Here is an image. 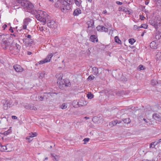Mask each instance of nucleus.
Returning a JSON list of instances; mask_svg holds the SVG:
<instances>
[{
	"instance_id": "f257e3e1",
	"label": "nucleus",
	"mask_w": 161,
	"mask_h": 161,
	"mask_svg": "<svg viewBox=\"0 0 161 161\" xmlns=\"http://www.w3.org/2000/svg\"><path fill=\"white\" fill-rule=\"evenodd\" d=\"M74 0H63L61 2L60 8L63 12L71 9V5L74 3Z\"/></svg>"
},
{
	"instance_id": "f03ea898",
	"label": "nucleus",
	"mask_w": 161,
	"mask_h": 161,
	"mask_svg": "<svg viewBox=\"0 0 161 161\" xmlns=\"http://www.w3.org/2000/svg\"><path fill=\"white\" fill-rule=\"evenodd\" d=\"M22 6L24 8H26L27 12L32 14H35L36 11L34 9V6L31 3L28 1L25 0L22 3Z\"/></svg>"
},
{
	"instance_id": "7ed1b4c3",
	"label": "nucleus",
	"mask_w": 161,
	"mask_h": 161,
	"mask_svg": "<svg viewBox=\"0 0 161 161\" xmlns=\"http://www.w3.org/2000/svg\"><path fill=\"white\" fill-rule=\"evenodd\" d=\"M47 16L46 13L42 11H39L37 14L36 15V18L38 20L41 21L42 22V24L43 25H44L46 23Z\"/></svg>"
},
{
	"instance_id": "20e7f679",
	"label": "nucleus",
	"mask_w": 161,
	"mask_h": 161,
	"mask_svg": "<svg viewBox=\"0 0 161 161\" xmlns=\"http://www.w3.org/2000/svg\"><path fill=\"white\" fill-rule=\"evenodd\" d=\"M2 102L3 103V108L4 110H7L12 106V102L10 99H5L3 100Z\"/></svg>"
},
{
	"instance_id": "39448f33",
	"label": "nucleus",
	"mask_w": 161,
	"mask_h": 161,
	"mask_svg": "<svg viewBox=\"0 0 161 161\" xmlns=\"http://www.w3.org/2000/svg\"><path fill=\"white\" fill-rule=\"evenodd\" d=\"M86 24L88 25L87 32L89 33H91L94 28V21L93 20L91 19L87 22Z\"/></svg>"
},
{
	"instance_id": "423d86ee",
	"label": "nucleus",
	"mask_w": 161,
	"mask_h": 161,
	"mask_svg": "<svg viewBox=\"0 0 161 161\" xmlns=\"http://www.w3.org/2000/svg\"><path fill=\"white\" fill-rule=\"evenodd\" d=\"M149 23L156 29L161 26V20L159 19L151 20L149 21Z\"/></svg>"
},
{
	"instance_id": "0eeeda50",
	"label": "nucleus",
	"mask_w": 161,
	"mask_h": 161,
	"mask_svg": "<svg viewBox=\"0 0 161 161\" xmlns=\"http://www.w3.org/2000/svg\"><path fill=\"white\" fill-rule=\"evenodd\" d=\"M2 47L4 49H6L9 47L10 43L7 38H3L1 43Z\"/></svg>"
},
{
	"instance_id": "6e6552de",
	"label": "nucleus",
	"mask_w": 161,
	"mask_h": 161,
	"mask_svg": "<svg viewBox=\"0 0 161 161\" xmlns=\"http://www.w3.org/2000/svg\"><path fill=\"white\" fill-rule=\"evenodd\" d=\"M47 24L48 26L52 28L55 29L57 27V23L53 20H48Z\"/></svg>"
},
{
	"instance_id": "1a4fd4ad",
	"label": "nucleus",
	"mask_w": 161,
	"mask_h": 161,
	"mask_svg": "<svg viewBox=\"0 0 161 161\" xmlns=\"http://www.w3.org/2000/svg\"><path fill=\"white\" fill-rule=\"evenodd\" d=\"M31 19L29 18H27L23 20V29H26L27 26L31 22Z\"/></svg>"
},
{
	"instance_id": "9d476101",
	"label": "nucleus",
	"mask_w": 161,
	"mask_h": 161,
	"mask_svg": "<svg viewBox=\"0 0 161 161\" xmlns=\"http://www.w3.org/2000/svg\"><path fill=\"white\" fill-rule=\"evenodd\" d=\"M24 43L27 46H30L31 44H32L33 42V41L31 39H28L27 38H24L23 39Z\"/></svg>"
},
{
	"instance_id": "9b49d317",
	"label": "nucleus",
	"mask_w": 161,
	"mask_h": 161,
	"mask_svg": "<svg viewBox=\"0 0 161 161\" xmlns=\"http://www.w3.org/2000/svg\"><path fill=\"white\" fill-rule=\"evenodd\" d=\"M44 97H42V96H38V97L36 96V95L34 94L33 95H32L31 96V98L34 101H42L44 99Z\"/></svg>"
},
{
	"instance_id": "f8f14e48",
	"label": "nucleus",
	"mask_w": 161,
	"mask_h": 161,
	"mask_svg": "<svg viewBox=\"0 0 161 161\" xmlns=\"http://www.w3.org/2000/svg\"><path fill=\"white\" fill-rule=\"evenodd\" d=\"M97 29L99 31L105 32L108 31V29L103 26L98 25L97 26Z\"/></svg>"
},
{
	"instance_id": "ddd939ff",
	"label": "nucleus",
	"mask_w": 161,
	"mask_h": 161,
	"mask_svg": "<svg viewBox=\"0 0 161 161\" xmlns=\"http://www.w3.org/2000/svg\"><path fill=\"white\" fill-rule=\"evenodd\" d=\"M10 147V145L9 144H7L6 146H3L2 145H0V149L1 151H6L7 152H10V150L8 149V148Z\"/></svg>"
},
{
	"instance_id": "4468645a",
	"label": "nucleus",
	"mask_w": 161,
	"mask_h": 161,
	"mask_svg": "<svg viewBox=\"0 0 161 161\" xmlns=\"http://www.w3.org/2000/svg\"><path fill=\"white\" fill-rule=\"evenodd\" d=\"M13 68L17 72H22L24 71V69L19 65H16L13 66Z\"/></svg>"
},
{
	"instance_id": "2eb2a0df",
	"label": "nucleus",
	"mask_w": 161,
	"mask_h": 161,
	"mask_svg": "<svg viewBox=\"0 0 161 161\" xmlns=\"http://www.w3.org/2000/svg\"><path fill=\"white\" fill-rule=\"evenodd\" d=\"M121 121L120 120H114V121L110 122L109 123V125L111 127H112L116 125L117 124H119L121 123Z\"/></svg>"
},
{
	"instance_id": "dca6fc26",
	"label": "nucleus",
	"mask_w": 161,
	"mask_h": 161,
	"mask_svg": "<svg viewBox=\"0 0 161 161\" xmlns=\"http://www.w3.org/2000/svg\"><path fill=\"white\" fill-rule=\"evenodd\" d=\"M153 118L155 120L158 121H161V117L157 114H153Z\"/></svg>"
},
{
	"instance_id": "f3484780",
	"label": "nucleus",
	"mask_w": 161,
	"mask_h": 161,
	"mask_svg": "<svg viewBox=\"0 0 161 161\" xmlns=\"http://www.w3.org/2000/svg\"><path fill=\"white\" fill-rule=\"evenodd\" d=\"M53 55V54L52 53H50L49 54L47 57L46 58L44 59L46 63L50 62Z\"/></svg>"
},
{
	"instance_id": "a211bd4d",
	"label": "nucleus",
	"mask_w": 161,
	"mask_h": 161,
	"mask_svg": "<svg viewBox=\"0 0 161 161\" xmlns=\"http://www.w3.org/2000/svg\"><path fill=\"white\" fill-rule=\"evenodd\" d=\"M81 10L79 8H77L75 9L73 12V15L74 16H77L81 14Z\"/></svg>"
},
{
	"instance_id": "6ab92c4d",
	"label": "nucleus",
	"mask_w": 161,
	"mask_h": 161,
	"mask_svg": "<svg viewBox=\"0 0 161 161\" xmlns=\"http://www.w3.org/2000/svg\"><path fill=\"white\" fill-rule=\"evenodd\" d=\"M51 157L53 158V160L58 161L60 158L59 156L57 155L51 153Z\"/></svg>"
},
{
	"instance_id": "aec40b11",
	"label": "nucleus",
	"mask_w": 161,
	"mask_h": 161,
	"mask_svg": "<svg viewBox=\"0 0 161 161\" xmlns=\"http://www.w3.org/2000/svg\"><path fill=\"white\" fill-rule=\"evenodd\" d=\"M150 47L151 48L153 49H156L157 48L158 44L155 41L152 42L150 44Z\"/></svg>"
},
{
	"instance_id": "412c9836",
	"label": "nucleus",
	"mask_w": 161,
	"mask_h": 161,
	"mask_svg": "<svg viewBox=\"0 0 161 161\" xmlns=\"http://www.w3.org/2000/svg\"><path fill=\"white\" fill-rule=\"evenodd\" d=\"M90 39L91 41L93 42H97L98 40L96 36L94 35H92L90 36Z\"/></svg>"
},
{
	"instance_id": "4be33fe9",
	"label": "nucleus",
	"mask_w": 161,
	"mask_h": 161,
	"mask_svg": "<svg viewBox=\"0 0 161 161\" xmlns=\"http://www.w3.org/2000/svg\"><path fill=\"white\" fill-rule=\"evenodd\" d=\"M14 49H15L16 52L18 53L19 52L21 48V46L19 44L16 43L14 46Z\"/></svg>"
},
{
	"instance_id": "5701e85b",
	"label": "nucleus",
	"mask_w": 161,
	"mask_h": 161,
	"mask_svg": "<svg viewBox=\"0 0 161 161\" xmlns=\"http://www.w3.org/2000/svg\"><path fill=\"white\" fill-rule=\"evenodd\" d=\"M92 73L95 75H97L98 73V69L97 67H94L92 69Z\"/></svg>"
},
{
	"instance_id": "b1692460",
	"label": "nucleus",
	"mask_w": 161,
	"mask_h": 161,
	"mask_svg": "<svg viewBox=\"0 0 161 161\" xmlns=\"http://www.w3.org/2000/svg\"><path fill=\"white\" fill-rule=\"evenodd\" d=\"M56 77L58 78V82H59V83H60V82H59V81H60L62 80V75L61 74H57L56 75Z\"/></svg>"
},
{
	"instance_id": "393cba45",
	"label": "nucleus",
	"mask_w": 161,
	"mask_h": 161,
	"mask_svg": "<svg viewBox=\"0 0 161 161\" xmlns=\"http://www.w3.org/2000/svg\"><path fill=\"white\" fill-rule=\"evenodd\" d=\"M39 74V77L41 79H42L44 78L45 75H46V72L44 71L40 72Z\"/></svg>"
},
{
	"instance_id": "a878e982",
	"label": "nucleus",
	"mask_w": 161,
	"mask_h": 161,
	"mask_svg": "<svg viewBox=\"0 0 161 161\" xmlns=\"http://www.w3.org/2000/svg\"><path fill=\"white\" fill-rule=\"evenodd\" d=\"M155 38L157 40L161 39V33L159 32L157 33L155 36Z\"/></svg>"
},
{
	"instance_id": "bb28decb",
	"label": "nucleus",
	"mask_w": 161,
	"mask_h": 161,
	"mask_svg": "<svg viewBox=\"0 0 161 161\" xmlns=\"http://www.w3.org/2000/svg\"><path fill=\"white\" fill-rule=\"evenodd\" d=\"M123 121L125 123L127 124H129L130 122V120L129 118H125L123 120Z\"/></svg>"
},
{
	"instance_id": "cd10ccee",
	"label": "nucleus",
	"mask_w": 161,
	"mask_h": 161,
	"mask_svg": "<svg viewBox=\"0 0 161 161\" xmlns=\"http://www.w3.org/2000/svg\"><path fill=\"white\" fill-rule=\"evenodd\" d=\"M160 142H161V139H160L158 141H157L155 142H152L151 143H150V147H152L151 145H152V144H155V145H157Z\"/></svg>"
},
{
	"instance_id": "c85d7f7f",
	"label": "nucleus",
	"mask_w": 161,
	"mask_h": 161,
	"mask_svg": "<svg viewBox=\"0 0 161 161\" xmlns=\"http://www.w3.org/2000/svg\"><path fill=\"white\" fill-rule=\"evenodd\" d=\"M115 41V42L120 44L121 43V41L119 40V38L117 36H116L114 37Z\"/></svg>"
},
{
	"instance_id": "c756f323",
	"label": "nucleus",
	"mask_w": 161,
	"mask_h": 161,
	"mask_svg": "<svg viewBox=\"0 0 161 161\" xmlns=\"http://www.w3.org/2000/svg\"><path fill=\"white\" fill-rule=\"evenodd\" d=\"M80 1H78L77 0H75V3L76 5L78 6L79 7L80 6V4H81L82 3V1L81 0H80Z\"/></svg>"
},
{
	"instance_id": "7c9ffc66",
	"label": "nucleus",
	"mask_w": 161,
	"mask_h": 161,
	"mask_svg": "<svg viewBox=\"0 0 161 161\" xmlns=\"http://www.w3.org/2000/svg\"><path fill=\"white\" fill-rule=\"evenodd\" d=\"M29 136L31 137H33L36 136L37 135V134L36 132H31L29 134Z\"/></svg>"
},
{
	"instance_id": "2f4dec72",
	"label": "nucleus",
	"mask_w": 161,
	"mask_h": 161,
	"mask_svg": "<svg viewBox=\"0 0 161 161\" xmlns=\"http://www.w3.org/2000/svg\"><path fill=\"white\" fill-rule=\"evenodd\" d=\"M158 83V82L155 79L152 80L151 82V84L152 85L154 86L156 85Z\"/></svg>"
},
{
	"instance_id": "473e14b6",
	"label": "nucleus",
	"mask_w": 161,
	"mask_h": 161,
	"mask_svg": "<svg viewBox=\"0 0 161 161\" xmlns=\"http://www.w3.org/2000/svg\"><path fill=\"white\" fill-rule=\"evenodd\" d=\"M30 109L34 110H36L37 108L33 104H30Z\"/></svg>"
},
{
	"instance_id": "72a5a7b5",
	"label": "nucleus",
	"mask_w": 161,
	"mask_h": 161,
	"mask_svg": "<svg viewBox=\"0 0 161 161\" xmlns=\"http://www.w3.org/2000/svg\"><path fill=\"white\" fill-rule=\"evenodd\" d=\"M156 58L157 60L161 59V53H158L156 55Z\"/></svg>"
},
{
	"instance_id": "f704fd0d",
	"label": "nucleus",
	"mask_w": 161,
	"mask_h": 161,
	"mask_svg": "<svg viewBox=\"0 0 161 161\" xmlns=\"http://www.w3.org/2000/svg\"><path fill=\"white\" fill-rule=\"evenodd\" d=\"M87 97L88 99H91L93 98V95L91 92H89L87 95Z\"/></svg>"
},
{
	"instance_id": "c9c22d12",
	"label": "nucleus",
	"mask_w": 161,
	"mask_h": 161,
	"mask_svg": "<svg viewBox=\"0 0 161 161\" xmlns=\"http://www.w3.org/2000/svg\"><path fill=\"white\" fill-rule=\"evenodd\" d=\"M135 42V40L133 38H131L129 40V42L131 45L133 44Z\"/></svg>"
},
{
	"instance_id": "e433bc0d",
	"label": "nucleus",
	"mask_w": 161,
	"mask_h": 161,
	"mask_svg": "<svg viewBox=\"0 0 161 161\" xmlns=\"http://www.w3.org/2000/svg\"><path fill=\"white\" fill-rule=\"evenodd\" d=\"M46 62H45V61L44 59L43 60H42L38 62L36 64V65H37L38 64H43L45 63Z\"/></svg>"
},
{
	"instance_id": "4c0bfd02",
	"label": "nucleus",
	"mask_w": 161,
	"mask_h": 161,
	"mask_svg": "<svg viewBox=\"0 0 161 161\" xmlns=\"http://www.w3.org/2000/svg\"><path fill=\"white\" fill-rule=\"evenodd\" d=\"M11 127H10L9 129L7 131H6L4 132V134L5 135H7L11 132V130L10 129Z\"/></svg>"
},
{
	"instance_id": "58836bf2",
	"label": "nucleus",
	"mask_w": 161,
	"mask_h": 161,
	"mask_svg": "<svg viewBox=\"0 0 161 161\" xmlns=\"http://www.w3.org/2000/svg\"><path fill=\"white\" fill-rule=\"evenodd\" d=\"M67 104L66 103H64L62 104V105L61 106V108L62 109H65L67 108Z\"/></svg>"
},
{
	"instance_id": "ea45409f",
	"label": "nucleus",
	"mask_w": 161,
	"mask_h": 161,
	"mask_svg": "<svg viewBox=\"0 0 161 161\" xmlns=\"http://www.w3.org/2000/svg\"><path fill=\"white\" fill-rule=\"evenodd\" d=\"M94 78L95 77L93 75H91L89 76L87 78V80H91L94 79Z\"/></svg>"
},
{
	"instance_id": "a19ab883",
	"label": "nucleus",
	"mask_w": 161,
	"mask_h": 161,
	"mask_svg": "<svg viewBox=\"0 0 161 161\" xmlns=\"http://www.w3.org/2000/svg\"><path fill=\"white\" fill-rule=\"evenodd\" d=\"M140 28H143L144 29H147V25L146 24H142L140 26Z\"/></svg>"
},
{
	"instance_id": "79ce46f5",
	"label": "nucleus",
	"mask_w": 161,
	"mask_h": 161,
	"mask_svg": "<svg viewBox=\"0 0 161 161\" xmlns=\"http://www.w3.org/2000/svg\"><path fill=\"white\" fill-rule=\"evenodd\" d=\"M16 2L18 3H20L22 6V3L23 2H25V0H15Z\"/></svg>"
},
{
	"instance_id": "37998d69",
	"label": "nucleus",
	"mask_w": 161,
	"mask_h": 161,
	"mask_svg": "<svg viewBox=\"0 0 161 161\" xmlns=\"http://www.w3.org/2000/svg\"><path fill=\"white\" fill-rule=\"evenodd\" d=\"M139 29H140V26H138L136 25H134L133 26V29L134 30H136L137 29L138 30H139Z\"/></svg>"
},
{
	"instance_id": "c03bdc74",
	"label": "nucleus",
	"mask_w": 161,
	"mask_h": 161,
	"mask_svg": "<svg viewBox=\"0 0 161 161\" xmlns=\"http://www.w3.org/2000/svg\"><path fill=\"white\" fill-rule=\"evenodd\" d=\"M89 139L88 138H85L83 140V141L84 142V144H86V142H88L89 141Z\"/></svg>"
},
{
	"instance_id": "a18cd8bd",
	"label": "nucleus",
	"mask_w": 161,
	"mask_h": 161,
	"mask_svg": "<svg viewBox=\"0 0 161 161\" xmlns=\"http://www.w3.org/2000/svg\"><path fill=\"white\" fill-rule=\"evenodd\" d=\"M25 37L29 38V39H31V36L30 35H27L26 34H25Z\"/></svg>"
},
{
	"instance_id": "49530a36",
	"label": "nucleus",
	"mask_w": 161,
	"mask_h": 161,
	"mask_svg": "<svg viewBox=\"0 0 161 161\" xmlns=\"http://www.w3.org/2000/svg\"><path fill=\"white\" fill-rule=\"evenodd\" d=\"M39 30L41 31H45L44 28L43 26H40L39 27Z\"/></svg>"
},
{
	"instance_id": "de8ad7c7",
	"label": "nucleus",
	"mask_w": 161,
	"mask_h": 161,
	"mask_svg": "<svg viewBox=\"0 0 161 161\" xmlns=\"http://www.w3.org/2000/svg\"><path fill=\"white\" fill-rule=\"evenodd\" d=\"M144 66H143L142 65H140L139 66V69L140 70H142V69H144Z\"/></svg>"
},
{
	"instance_id": "09e8293b",
	"label": "nucleus",
	"mask_w": 161,
	"mask_h": 161,
	"mask_svg": "<svg viewBox=\"0 0 161 161\" xmlns=\"http://www.w3.org/2000/svg\"><path fill=\"white\" fill-rule=\"evenodd\" d=\"M144 18H145V17H144V16L143 15H141L140 16V19L141 20H143Z\"/></svg>"
},
{
	"instance_id": "8fccbe9b",
	"label": "nucleus",
	"mask_w": 161,
	"mask_h": 161,
	"mask_svg": "<svg viewBox=\"0 0 161 161\" xmlns=\"http://www.w3.org/2000/svg\"><path fill=\"white\" fill-rule=\"evenodd\" d=\"M30 105H26L25 106V108L27 109H30Z\"/></svg>"
},
{
	"instance_id": "3c124183",
	"label": "nucleus",
	"mask_w": 161,
	"mask_h": 161,
	"mask_svg": "<svg viewBox=\"0 0 161 161\" xmlns=\"http://www.w3.org/2000/svg\"><path fill=\"white\" fill-rule=\"evenodd\" d=\"M116 3L118 5H122V3L121 2L119 1H117L116 2Z\"/></svg>"
},
{
	"instance_id": "603ef678",
	"label": "nucleus",
	"mask_w": 161,
	"mask_h": 161,
	"mask_svg": "<svg viewBox=\"0 0 161 161\" xmlns=\"http://www.w3.org/2000/svg\"><path fill=\"white\" fill-rule=\"evenodd\" d=\"M9 30L10 31V32L11 33H13L14 32L13 30L12 27H10V28L9 29Z\"/></svg>"
},
{
	"instance_id": "864d4df0",
	"label": "nucleus",
	"mask_w": 161,
	"mask_h": 161,
	"mask_svg": "<svg viewBox=\"0 0 161 161\" xmlns=\"http://www.w3.org/2000/svg\"><path fill=\"white\" fill-rule=\"evenodd\" d=\"M7 27V25L6 24H4L2 26V28H3V29L4 30L5 28Z\"/></svg>"
},
{
	"instance_id": "5fc2aeb1",
	"label": "nucleus",
	"mask_w": 161,
	"mask_h": 161,
	"mask_svg": "<svg viewBox=\"0 0 161 161\" xmlns=\"http://www.w3.org/2000/svg\"><path fill=\"white\" fill-rule=\"evenodd\" d=\"M12 118L13 119H16L17 118V117L15 116H12Z\"/></svg>"
},
{
	"instance_id": "6e6d98bb",
	"label": "nucleus",
	"mask_w": 161,
	"mask_h": 161,
	"mask_svg": "<svg viewBox=\"0 0 161 161\" xmlns=\"http://www.w3.org/2000/svg\"><path fill=\"white\" fill-rule=\"evenodd\" d=\"M155 145V144H152V145H151L152 146V147H150V148H153L154 147H155V146L156 145Z\"/></svg>"
},
{
	"instance_id": "4d7b16f0",
	"label": "nucleus",
	"mask_w": 161,
	"mask_h": 161,
	"mask_svg": "<svg viewBox=\"0 0 161 161\" xmlns=\"http://www.w3.org/2000/svg\"><path fill=\"white\" fill-rule=\"evenodd\" d=\"M48 94H49L51 96H52L53 94H55V93L49 92L47 93Z\"/></svg>"
},
{
	"instance_id": "13d9d810",
	"label": "nucleus",
	"mask_w": 161,
	"mask_h": 161,
	"mask_svg": "<svg viewBox=\"0 0 161 161\" xmlns=\"http://www.w3.org/2000/svg\"><path fill=\"white\" fill-rule=\"evenodd\" d=\"M27 54L28 55H30L32 54V53L31 52L28 51L27 52Z\"/></svg>"
},
{
	"instance_id": "bf43d9fd",
	"label": "nucleus",
	"mask_w": 161,
	"mask_h": 161,
	"mask_svg": "<svg viewBox=\"0 0 161 161\" xmlns=\"http://www.w3.org/2000/svg\"><path fill=\"white\" fill-rule=\"evenodd\" d=\"M107 13V11L106 10H103V13L104 14H106Z\"/></svg>"
},
{
	"instance_id": "052dcab7",
	"label": "nucleus",
	"mask_w": 161,
	"mask_h": 161,
	"mask_svg": "<svg viewBox=\"0 0 161 161\" xmlns=\"http://www.w3.org/2000/svg\"><path fill=\"white\" fill-rule=\"evenodd\" d=\"M3 38H2V35H1L0 34V40H1L2 39H3Z\"/></svg>"
},
{
	"instance_id": "680f3d73",
	"label": "nucleus",
	"mask_w": 161,
	"mask_h": 161,
	"mask_svg": "<svg viewBox=\"0 0 161 161\" xmlns=\"http://www.w3.org/2000/svg\"><path fill=\"white\" fill-rule=\"evenodd\" d=\"M143 120L146 122V123H147V120L146 119H145V118H144L143 119Z\"/></svg>"
},
{
	"instance_id": "e2e57ef3",
	"label": "nucleus",
	"mask_w": 161,
	"mask_h": 161,
	"mask_svg": "<svg viewBox=\"0 0 161 161\" xmlns=\"http://www.w3.org/2000/svg\"><path fill=\"white\" fill-rule=\"evenodd\" d=\"M87 2H88L91 3L92 2V0H86Z\"/></svg>"
},
{
	"instance_id": "0e129e2a",
	"label": "nucleus",
	"mask_w": 161,
	"mask_h": 161,
	"mask_svg": "<svg viewBox=\"0 0 161 161\" xmlns=\"http://www.w3.org/2000/svg\"><path fill=\"white\" fill-rule=\"evenodd\" d=\"M84 118H85V119H89V118L88 117H84Z\"/></svg>"
},
{
	"instance_id": "69168bd1",
	"label": "nucleus",
	"mask_w": 161,
	"mask_h": 161,
	"mask_svg": "<svg viewBox=\"0 0 161 161\" xmlns=\"http://www.w3.org/2000/svg\"><path fill=\"white\" fill-rule=\"evenodd\" d=\"M48 159V157H46L45 158L44 160H43V161H45V160H47Z\"/></svg>"
},
{
	"instance_id": "338daca9",
	"label": "nucleus",
	"mask_w": 161,
	"mask_h": 161,
	"mask_svg": "<svg viewBox=\"0 0 161 161\" xmlns=\"http://www.w3.org/2000/svg\"><path fill=\"white\" fill-rule=\"evenodd\" d=\"M10 147H8V149H9H9L10 150V151H11V150H12V149H12V148H10Z\"/></svg>"
},
{
	"instance_id": "774afa93",
	"label": "nucleus",
	"mask_w": 161,
	"mask_h": 161,
	"mask_svg": "<svg viewBox=\"0 0 161 161\" xmlns=\"http://www.w3.org/2000/svg\"><path fill=\"white\" fill-rule=\"evenodd\" d=\"M49 1L50 2H53V0H49Z\"/></svg>"
}]
</instances>
